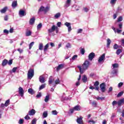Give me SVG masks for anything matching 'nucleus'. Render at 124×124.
<instances>
[{"instance_id": "nucleus-41", "label": "nucleus", "mask_w": 124, "mask_h": 124, "mask_svg": "<svg viewBox=\"0 0 124 124\" xmlns=\"http://www.w3.org/2000/svg\"><path fill=\"white\" fill-rule=\"evenodd\" d=\"M90 103H91V104H92L93 106L94 107H96V105H97V104L96 103V102H95V101H93L92 102H90Z\"/></svg>"}, {"instance_id": "nucleus-11", "label": "nucleus", "mask_w": 124, "mask_h": 124, "mask_svg": "<svg viewBox=\"0 0 124 124\" xmlns=\"http://www.w3.org/2000/svg\"><path fill=\"white\" fill-rule=\"evenodd\" d=\"M55 81V78H53V77L50 76L49 78V80H48V84L49 85H51L53 84V83Z\"/></svg>"}, {"instance_id": "nucleus-5", "label": "nucleus", "mask_w": 124, "mask_h": 124, "mask_svg": "<svg viewBox=\"0 0 124 124\" xmlns=\"http://www.w3.org/2000/svg\"><path fill=\"white\" fill-rule=\"evenodd\" d=\"M100 88L102 93H105V91H106V84L104 83L101 84L100 85Z\"/></svg>"}, {"instance_id": "nucleus-14", "label": "nucleus", "mask_w": 124, "mask_h": 124, "mask_svg": "<svg viewBox=\"0 0 124 124\" xmlns=\"http://www.w3.org/2000/svg\"><path fill=\"white\" fill-rule=\"evenodd\" d=\"M124 104V98L121 99L120 101L118 102V106H121L122 105Z\"/></svg>"}, {"instance_id": "nucleus-36", "label": "nucleus", "mask_w": 124, "mask_h": 124, "mask_svg": "<svg viewBox=\"0 0 124 124\" xmlns=\"http://www.w3.org/2000/svg\"><path fill=\"white\" fill-rule=\"evenodd\" d=\"M111 73L112 74H116L117 73V69L116 68H112Z\"/></svg>"}, {"instance_id": "nucleus-2", "label": "nucleus", "mask_w": 124, "mask_h": 124, "mask_svg": "<svg viewBox=\"0 0 124 124\" xmlns=\"http://www.w3.org/2000/svg\"><path fill=\"white\" fill-rule=\"evenodd\" d=\"M33 76H34V71L33 69H29L27 74L28 79H30L31 80Z\"/></svg>"}, {"instance_id": "nucleus-63", "label": "nucleus", "mask_w": 124, "mask_h": 124, "mask_svg": "<svg viewBox=\"0 0 124 124\" xmlns=\"http://www.w3.org/2000/svg\"><path fill=\"white\" fill-rule=\"evenodd\" d=\"M36 97H37L38 98H39V97H41V93H39L37 95H36Z\"/></svg>"}, {"instance_id": "nucleus-32", "label": "nucleus", "mask_w": 124, "mask_h": 124, "mask_svg": "<svg viewBox=\"0 0 124 124\" xmlns=\"http://www.w3.org/2000/svg\"><path fill=\"white\" fill-rule=\"evenodd\" d=\"M54 17L55 18H56V19H58V18H60V17H61V13H58L56 14L54 16Z\"/></svg>"}, {"instance_id": "nucleus-53", "label": "nucleus", "mask_w": 124, "mask_h": 124, "mask_svg": "<svg viewBox=\"0 0 124 124\" xmlns=\"http://www.w3.org/2000/svg\"><path fill=\"white\" fill-rule=\"evenodd\" d=\"M25 120H31V117L29 116V114H27L25 117Z\"/></svg>"}, {"instance_id": "nucleus-18", "label": "nucleus", "mask_w": 124, "mask_h": 124, "mask_svg": "<svg viewBox=\"0 0 124 124\" xmlns=\"http://www.w3.org/2000/svg\"><path fill=\"white\" fill-rule=\"evenodd\" d=\"M82 80L83 83H87V81H88V78L87 77V76L83 75L82 77Z\"/></svg>"}, {"instance_id": "nucleus-33", "label": "nucleus", "mask_w": 124, "mask_h": 124, "mask_svg": "<svg viewBox=\"0 0 124 124\" xmlns=\"http://www.w3.org/2000/svg\"><path fill=\"white\" fill-rule=\"evenodd\" d=\"M112 68H118L119 67V64L118 63H114L112 64Z\"/></svg>"}, {"instance_id": "nucleus-13", "label": "nucleus", "mask_w": 124, "mask_h": 124, "mask_svg": "<svg viewBox=\"0 0 124 124\" xmlns=\"http://www.w3.org/2000/svg\"><path fill=\"white\" fill-rule=\"evenodd\" d=\"M94 86L95 87V90H96V91H99V87L98 86H99V82L98 81H96L94 84Z\"/></svg>"}, {"instance_id": "nucleus-43", "label": "nucleus", "mask_w": 124, "mask_h": 124, "mask_svg": "<svg viewBox=\"0 0 124 124\" xmlns=\"http://www.w3.org/2000/svg\"><path fill=\"white\" fill-rule=\"evenodd\" d=\"M60 79L58 78L55 81V85H58V84H60Z\"/></svg>"}, {"instance_id": "nucleus-4", "label": "nucleus", "mask_w": 124, "mask_h": 124, "mask_svg": "<svg viewBox=\"0 0 124 124\" xmlns=\"http://www.w3.org/2000/svg\"><path fill=\"white\" fill-rule=\"evenodd\" d=\"M105 59V53H104L100 57H99L98 62H99V63H101V62H104Z\"/></svg>"}, {"instance_id": "nucleus-8", "label": "nucleus", "mask_w": 124, "mask_h": 124, "mask_svg": "<svg viewBox=\"0 0 124 124\" xmlns=\"http://www.w3.org/2000/svg\"><path fill=\"white\" fill-rule=\"evenodd\" d=\"M94 57H95V54H94L93 52H92L89 55L88 59L89 61H93V58H94Z\"/></svg>"}, {"instance_id": "nucleus-52", "label": "nucleus", "mask_w": 124, "mask_h": 124, "mask_svg": "<svg viewBox=\"0 0 124 124\" xmlns=\"http://www.w3.org/2000/svg\"><path fill=\"white\" fill-rule=\"evenodd\" d=\"M18 69L17 67H14L13 68L12 71L14 73H15L16 72V71Z\"/></svg>"}, {"instance_id": "nucleus-59", "label": "nucleus", "mask_w": 124, "mask_h": 124, "mask_svg": "<svg viewBox=\"0 0 124 124\" xmlns=\"http://www.w3.org/2000/svg\"><path fill=\"white\" fill-rule=\"evenodd\" d=\"M112 91H113V87H110L108 89V93H111V92H112Z\"/></svg>"}, {"instance_id": "nucleus-17", "label": "nucleus", "mask_w": 124, "mask_h": 124, "mask_svg": "<svg viewBox=\"0 0 124 124\" xmlns=\"http://www.w3.org/2000/svg\"><path fill=\"white\" fill-rule=\"evenodd\" d=\"M35 22V18L32 17L29 21V24L30 25H33Z\"/></svg>"}, {"instance_id": "nucleus-6", "label": "nucleus", "mask_w": 124, "mask_h": 124, "mask_svg": "<svg viewBox=\"0 0 124 124\" xmlns=\"http://www.w3.org/2000/svg\"><path fill=\"white\" fill-rule=\"evenodd\" d=\"M56 29H58V27H56L55 25H53L51 27V29L48 30V32L51 33V32H54L56 31Z\"/></svg>"}, {"instance_id": "nucleus-34", "label": "nucleus", "mask_w": 124, "mask_h": 124, "mask_svg": "<svg viewBox=\"0 0 124 124\" xmlns=\"http://www.w3.org/2000/svg\"><path fill=\"white\" fill-rule=\"evenodd\" d=\"M39 50H43V44L40 43L39 45Z\"/></svg>"}, {"instance_id": "nucleus-44", "label": "nucleus", "mask_w": 124, "mask_h": 124, "mask_svg": "<svg viewBox=\"0 0 124 124\" xmlns=\"http://www.w3.org/2000/svg\"><path fill=\"white\" fill-rule=\"evenodd\" d=\"M33 44H34V42H32L29 45V49H31V47L33 46Z\"/></svg>"}, {"instance_id": "nucleus-22", "label": "nucleus", "mask_w": 124, "mask_h": 124, "mask_svg": "<svg viewBox=\"0 0 124 124\" xmlns=\"http://www.w3.org/2000/svg\"><path fill=\"white\" fill-rule=\"evenodd\" d=\"M63 68V64H61L58 65L57 67L56 70L57 71H59V70H61V69H62Z\"/></svg>"}, {"instance_id": "nucleus-64", "label": "nucleus", "mask_w": 124, "mask_h": 124, "mask_svg": "<svg viewBox=\"0 0 124 124\" xmlns=\"http://www.w3.org/2000/svg\"><path fill=\"white\" fill-rule=\"evenodd\" d=\"M12 62H13L12 60H10L9 61L8 63V64H9V65H11V64L12 63Z\"/></svg>"}, {"instance_id": "nucleus-58", "label": "nucleus", "mask_w": 124, "mask_h": 124, "mask_svg": "<svg viewBox=\"0 0 124 124\" xmlns=\"http://www.w3.org/2000/svg\"><path fill=\"white\" fill-rule=\"evenodd\" d=\"M61 25H62V22H58L57 24V27H58L59 28L61 27Z\"/></svg>"}, {"instance_id": "nucleus-42", "label": "nucleus", "mask_w": 124, "mask_h": 124, "mask_svg": "<svg viewBox=\"0 0 124 124\" xmlns=\"http://www.w3.org/2000/svg\"><path fill=\"white\" fill-rule=\"evenodd\" d=\"M123 94H124V92H121L119 93H118V94H117V97H120V96H122V95H123Z\"/></svg>"}, {"instance_id": "nucleus-57", "label": "nucleus", "mask_w": 124, "mask_h": 124, "mask_svg": "<svg viewBox=\"0 0 124 124\" xmlns=\"http://www.w3.org/2000/svg\"><path fill=\"white\" fill-rule=\"evenodd\" d=\"M82 31H83V29H78L77 33H81Z\"/></svg>"}, {"instance_id": "nucleus-25", "label": "nucleus", "mask_w": 124, "mask_h": 124, "mask_svg": "<svg viewBox=\"0 0 124 124\" xmlns=\"http://www.w3.org/2000/svg\"><path fill=\"white\" fill-rule=\"evenodd\" d=\"M28 93H30V94H34V91L31 89L30 88L28 89Z\"/></svg>"}, {"instance_id": "nucleus-56", "label": "nucleus", "mask_w": 124, "mask_h": 124, "mask_svg": "<svg viewBox=\"0 0 124 124\" xmlns=\"http://www.w3.org/2000/svg\"><path fill=\"white\" fill-rule=\"evenodd\" d=\"M77 57H78V56H77V55H74V56H73L72 59L73 61H74V60H76V59H77Z\"/></svg>"}, {"instance_id": "nucleus-40", "label": "nucleus", "mask_w": 124, "mask_h": 124, "mask_svg": "<svg viewBox=\"0 0 124 124\" xmlns=\"http://www.w3.org/2000/svg\"><path fill=\"white\" fill-rule=\"evenodd\" d=\"M36 122H37V119L34 118L31 121V124H36Z\"/></svg>"}, {"instance_id": "nucleus-24", "label": "nucleus", "mask_w": 124, "mask_h": 124, "mask_svg": "<svg viewBox=\"0 0 124 124\" xmlns=\"http://www.w3.org/2000/svg\"><path fill=\"white\" fill-rule=\"evenodd\" d=\"M47 117H48V111H44L43 113V119H44L45 118H47Z\"/></svg>"}, {"instance_id": "nucleus-27", "label": "nucleus", "mask_w": 124, "mask_h": 124, "mask_svg": "<svg viewBox=\"0 0 124 124\" xmlns=\"http://www.w3.org/2000/svg\"><path fill=\"white\" fill-rule=\"evenodd\" d=\"M17 1H14L12 2V7H13L14 8H15V7H16V6H17Z\"/></svg>"}, {"instance_id": "nucleus-55", "label": "nucleus", "mask_w": 124, "mask_h": 124, "mask_svg": "<svg viewBox=\"0 0 124 124\" xmlns=\"http://www.w3.org/2000/svg\"><path fill=\"white\" fill-rule=\"evenodd\" d=\"M116 32L118 33H121V32H122V30H119V29H117Z\"/></svg>"}, {"instance_id": "nucleus-30", "label": "nucleus", "mask_w": 124, "mask_h": 124, "mask_svg": "<svg viewBox=\"0 0 124 124\" xmlns=\"http://www.w3.org/2000/svg\"><path fill=\"white\" fill-rule=\"evenodd\" d=\"M41 28H42V23H39L37 27V31H40Z\"/></svg>"}, {"instance_id": "nucleus-15", "label": "nucleus", "mask_w": 124, "mask_h": 124, "mask_svg": "<svg viewBox=\"0 0 124 124\" xmlns=\"http://www.w3.org/2000/svg\"><path fill=\"white\" fill-rule=\"evenodd\" d=\"M35 114V110L31 109L29 111V115L30 116H33Z\"/></svg>"}, {"instance_id": "nucleus-39", "label": "nucleus", "mask_w": 124, "mask_h": 124, "mask_svg": "<svg viewBox=\"0 0 124 124\" xmlns=\"http://www.w3.org/2000/svg\"><path fill=\"white\" fill-rule=\"evenodd\" d=\"M117 2V0H111L110 1V4L114 5V4H116V2Z\"/></svg>"}, {"instance_id": "nucleus-1", "label": "nucleus", "mask_w": 124, "mask_h": 124, "mask_svg": "<svg viewBox=\"0 0 124 124\" xmlns=\"http://www.w3.org/2000/svg\"><path fill=\"white\" fill-rule=\"evenodd\" d=\"M90 65H91V63L88 60H86L84 62L81 66H78V68L81 74H83L86 70L89 68Z\"/></svg>"}, {"instance_id": "nucleus-29", "label": "nucleus", "mask_w": 124, "mask_h": 124, "mask_svg": "<svg viewBox=\"0 0 124 124\" xmlns=\"http://www.w3.org/2000/svg\"><path fill=\"white\" fill-rule=\"evenodd\" d=\"M110 44H111V40H110V39L108 38L107 40V47H108V48H109V46H110Z\"/></svg>"}, {"instance_id": "nucleus-3", "label": "nucleus", "mask_w": 124, "mask_h": 124, "mask_svg": "<svg viewBox=\"0 0 124 124\" xmlns=\"http://www.w3.org/2000/svg\"><path fill=\"white\" fill-rule=\"evenodd\" d=\"M50 10V6H46V8L44 6H42L40 8L39 10V12H45V13H46V12H48V11Z\"/></svg>"}, {"instance_id": "nucleus-16", "label": "nucleus", "mask_w": 124, "mask_h": 124, "mask_svg": "<svg viewBox=\"0 0 124 124\" xmlns=\"http://www.w3.org/2000/svg\"><path fill=\"white\" fill-rule=\"evenodd\" d=\"M19 16L20 17H23V16H25V15H26L25 14V11L24 10H20L19 11V13H18Z\"/></svg>"}, {"instance_id": "nucleus-9", "label": "nucleus", "mask_w": 124, "mask_h": 124, "mask_svg": "<svg viewBox=\"0 0 124 124\" xmlns=\"http://www.w3.org/2000/svg\"><path fill=\"white\" fill-rule=\"evenodd\" d=\"M18 93L20 95H21V97H23V96H24V90L22 87H19L18 88Z\"/></svg>"}, {"instance_id": "nucleus-10", "label": "nucleus", "mask_w": 124, "mask_h": 124, "mask_svg": "<svg viewBox=\"0 0 124 124\" xmlns=\"http://www.w3.org/2000/svg\"><path fill=\"white\" fill-rule=\"evenodd\" d=\"M77 122L78 124H83V117L80 116V117L78 118Z\"/></svg>"}, {"instance_id": "nucleus-47", "label": "nucleus", "mask_w": 124, "mask_h": 124, "mask_svg": "<svg viewBox=\"0 0 124 124\" xmlns=\"http://www.w3.org/2000/svg\"><path fill=\"white\" fill-rule=\"evenodd\" d=\"M80 53L81 55H84V54H85V49L84 48H81L80 49Z\"/></svg>"}, {"instance_id": "nucleus-49", "label": "nucleus", "mask_w": 124, "mask_h": 124, "mask_svg": "<svg viewBox=\"0 0 124 124\" xmlns=\"http://www.w3.org/2000/svg\"><path fill=\"white\" fill-rule=\"evenodd\" d=\"M118 47H119V45H118L117 44H115L114 45L113 48L114 49H117Z\"/></svg>"}, {"instance_id": "nucleus-20", "label": "nucleus", "mask_w": 124, "mask_h": 124, "mask_svg": "<svg viewBox=\"0 0 124 124\" xmlns=\"http://www.w3.org/2000/svg\"><path fill=\"white\" fill-rule=\"evenodd\" d=\"M74 110H75V111H80V110H81V107L77 105L74 107Z\"/></svg>"}, {"instance_id": "nucleus-31", "label": "nucleus", "mask_w": 124, "mask_h": 124, "mask_svg": "<svg viewBox=\"0 0 124 124\" xmlns=\"http://www.w3.org/2000/svg\"><path fill=\"white\" fill-rule=\"evenodd\" d=\"M46 86V84H42L41 86H40L39 90L40 91H41V90H43V89L45 88Z\"/></svg>"}, {"instance_id": "nucleus-21", "label": "nucleus", "mask_w": 124, "mask_h": 124, "mask_svg": "<svg viewBox=\"0 0 124 124\" xmlns=\"http://www.w3.org/2000/svg\"><path fill=\"white\" fill-rule=\"evenodd\" d=\"M95 99H96V100H105V97H95Z\"/></svg>"}, {"instance_id": "nucleus-23", "label": "nucleus", "mask_w": 124, "mask_h": 124, "mask_svg": "<svg viewBox=\"0 0 124 124\" xmlns=\"http://www.w3.org/2000/svg\"><path fill=\"white\" fill-rule=\"evenodd\" d=\"M7 9H8V8L7 7H5L3 9H2L0 11L2 14L5 13Z\"/></svg>"}, {"instance_id": "nucleus-26", "label": "nucleus", "mask_w": 124, "mask_h": 124, "mask_svg": "<svg viewBox=\"0 0 124 124\" xmlns=\"http://www.w3.org/2000/svg\"><path fill=\"white\" fill-rule=\"evenodd\" d=\"M7 63H8V61H7V60L5 59L2 62V65L3 66H5V65H7Z\"/></svg>"}, {"instance_id": "nucleus-28", "label": "nucleus", "mask_w": 124, "mask_h": 124, "mask_svg": "<svg viewBox=\"0 0 124 124\" xmlns=\"http://www.w3.org/2000/svg\"><path fill=\"white\" fill-rule=\"evenodd\" d=\"M48 48H49V44H47L44 47V51L45 52H46L47 50L48 49Z\"/></svg>"}, {"instance_id": "nucleus-48", "label": "nucleus", "mask_w": 124, "mask_h": 124, "mask_svg": "<svg viewBox=\"0 0 124 124\" xmlns=\"http://www.w3.org/2000/svg\"><path fill=\"white\" fill-rule=\"evenodd\" d=\"M18 124H24V119H20L18 121Z\"/></svg>"}, {"instance_id": "nucleus-54", "label": "nucleus", "mask_w": 124, "mask_h": 124, "mask_svg": "<svg viewBox=\"0 0 124 124\" xmlns=\"http://www.w3.org/2000/svg\"><path fill=\"white\" fill-rule=\"evenodd\" d=\"M17 51H18V52H19L20 54H22V53H23V49H21V48H18L17 49Z\"/></svg>"}, {"instance_id": "nucleus-61", "label": "nucleus", "mask_w": 124, "mask_h": 124, "mask_svg": "<svg viewBox=\"0 0 124 124\" xmlns=\"http://www.w3.org/2000/svg\"><path fill=\"white\" fill-rule=\"evenodd\" d=\"M123 85H124V83L123 82H120L118 84V88H121V87H122V86H123Z\"/></svg>"}, {"instance_id": "nucleus-50", "label": "nucleus", "mask_w": 124, "mask_h": 124, "mask_svg": "<svg viewBox=\"0 0 124 124\" xmlns=\"http://www.w3.org/2000/svg\"><path fill=\"white\" fill-rule=\"evenodd\" d=\"M123 21V17L120 16L117 20V22H122Z\"/></svg>"}, {"instance_id": "nucleus-19", "label": "nucleus", "mask_w": 124, "mask_h": 124, "mask_svg": "<svg viewBox=\"0 0 124 124\" xmlns=\"http://www.w3.org/2000/svg\"><path fill=\"white\" fill-rule=\"evenodd\" d=\"M39 81L41 83H45V78H44V77L43 76H41L39 78Z\"/></svg>"}, {"instance_id": "nucleus-46", "label": "nucleus", "mask_w": 124, "mask_h": 124, "mask_svg": "<svg viewBox=\"0 0 124 124\" xmlns=\"http://www.w3.org/2000/svg\"><path fill=\"white\" fill-rule=\"evenodd\" d=\"M52 115H58V111L57 110H53L52 111Z\"/></svg>"}, {"instance_id": "nucleus-12", "label": "nucleus", "mask_w": 124, "mask_h": 124, "mask_svg": "<svg viewBox=\"0 0 124 124\" xmlns=\"http://www.w3.org/2000/svg\"><path fill=\"white\" fill-rule=\"evenodd\" d=\"M71 3V0H67L65 2L64 6L65 7H69Z\"/></svg>"}, {"instance_id": "nucleus-45", "label": "nucleus", "mask_w": 124, "mask_h": 124, "mask_svg": "<svg viewBox=\"0 0 124 124\" xmlns=\"http://www.w3.org/2000/svg\"><path fill=\"white\" fill-rule=\"evenodd\" d=\"M123 51L122 50V49H118L116 51V54L117 55H120V54H121V53H122Z\"/></svg>"}, {"instance_id": "nucleus-62", "label": "nucleus", "mask_w": 124, "mask_h": 124, "mask_svg": "<svg viewBox=\"0 0 124 124\" xmlns=\"http://www.w3.org/2000/svg\"><path fill=\"white\" fill-rule=\"evenodd\" d=\"M83 10L85 12H88V11H89V9L87 8H84Z\"/></svg>"}, {"instance_id": "nucleus-35", "label": "nucleus", "mask_w": 124, "mask_h": 124, "mask_svg": "<svg viewBox=\"0 0 124 124\" xmlns=\"http://www.w3.org/2000/svg\"><path fill=\"white\" fill-rule=\"evenodd\" d=\"M26 36H30V35H31V31H26Z\"/></svg>"}, {"instance_id": "nucleus-7", "label": "nucleus", "mask_w": 124, "mask_h": 124, "mask_svg": "<svg viewBox=\"0 0 124 124\" xmlns=\"http://www.w3.org/2000/svg\"><path fill=\"white\" fill-rule=\"evenodd\" d=\"M64 25L68 28V31H69V32L71 31V30L72 29H71V24L70 23L66 22L64 23Z\"/></svg>"}, {"instance_id": "nucleus-37", "label": "nucleus", "mask_w": 124, "mask_h": 124, "mask_svg": "<svg viewBox=\"0 0 124 124\" xmlns=\"http://www.w3.org/2000/svg\"><path fill=\"white\" fill-rule=\"evenodd\" d=\"M49 98H50V96L49 95H46L45 99V102H48L49 101Z\"/></svg>"}, {"instance_id": "nucleus-51", "label": "nucleus", "mask_w": 124, "mask_h": 124, "mask_svg": "<svg viewBox=\"0 0 124 124\" xmlns=\"http://www.w3.org/2000/svg\"><path fill=\"white\" fill-rule=\"evenodd\" d=\"M118 27L121 30L122 29H123V23H120L119 25H118Z\"/></svg>"}, {"instance_id": "nucleus-60", "label": "nucleus", "mask_w": 124, "mask_h": 124, "mask_svg": "<svg viewBox=\"0 0 124 124\" xmlns=\"http://www.w3.org/2000/svg\"><path fill=\"white\" fill-rule=\"evenodd\" d=\"M66 47L68 48H71V46L70 45V44L68 43L67 44V45H66Z\"/></svg>"}, {"instance_id": "nucleus-38", "label": "nucleus", "mask_w": 124, "mask_h": 124, "mask_svg": "<svg viewBox=\"0 0 124 124\" xmlns=\"http://www.w3.org/2000/svg\"><path fill=\"white\" fill-rule=\"evenodd\" d=\"M10 102V100H7L6 101L5 103V107H7L8 105H9V103Z\"/></svg>"}]
</instances>
